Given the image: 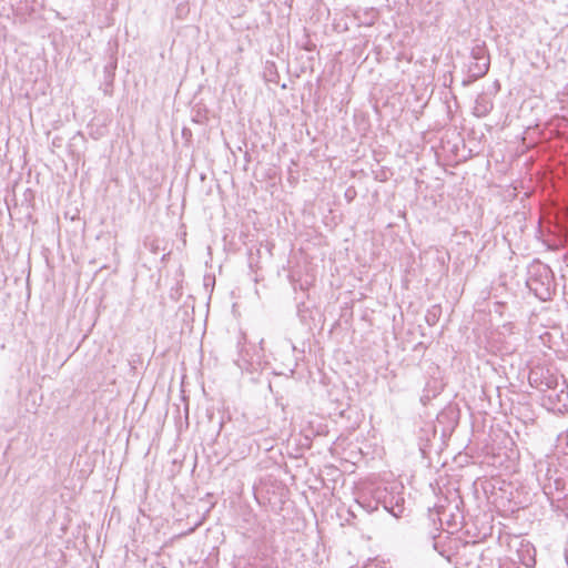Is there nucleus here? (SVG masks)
Listing matches in <instances>:
<instances>
[{
  "label": "nucleus",
  "instance_id": "nucleus-1",
  "mask_svg": "<svg viewBox=\"0 0 568 568\" xmlns=\"http://www.w3.org/2000/svg\"><path fill=\"white\" fill-rule=\"evenodd\" d=\"M557 381L554 376L546 377L537 387L544 392L542 404L551 412L565 413L568 410V392L564 388L557 390Z\"/></svg>",
  "mask_w": 568,
  "mask_h": 568
},
{
  "label": "nucleus",
  "instance_id": "nucleus-2",
  "mask_svg": "<svg viewBox=\"0 0 568 568\" xmlns=\"http://www.w3.org/2000/svg\"><path fill=\"white\" fill-rule=\"evenodd\" d=\"M517 558L521 565L527 568H534L536 565V549L528 541H520L517 549Z\"/></svg>",
  "mask_w": 568,
  "mask_h": 568
},
{
  "label": "nucleus",
  "instance_id": "nucleus-3",
  "mask_svg": "<svg viewBox=\"0 0 568 568\" xmlns=\"http://www.w3.org/2000/svg\"><path fill=\"white\" fill-rule=\"evenodd\" d=\"M489 69V59L486 55H483L480 58V61L477 60L475 63H473L469 67V72L474 78H480L484 77Z\"/></svg>",
  "mask_w": 568,
  "mask_h": 568
},
{
  "label": "nucleus",
  "instance_id": "nucleus-4",
  "mask_svg": "<svg viewBox=\"0 0 568 568\" xmlns=\"http://www.w3.org/2000/svg\"><path fill=\"white\" fill-rule=\"evenodd\" d=\"M488 111H489V108H488L487 103L481 104V102L479 100H477V104L475 106V113L480 116V115H485Z\"/></svg>",
  "mask_w": 568,
  "mask_h": 568
},
{
  "label": "nucleus",
  "instance_id": "nucleus-5",
  "mask_svg": "<svg viewBox=\"0 0 568 568\" xmlns=\"http://www.w3.org/2000/svg\"><path fill=\"white\" fill-rule=\"evenodd\" d=\"M471 55H473V59H475L476 61L477 60L480 61V58L483 55H485V52L481 48H475V49H473Z\"/></svg>",
  "mask_w": 568,
  "mask_h": 568
},
{
  "label": "nucleus",
  "instance_id": "nucleus-6",
  "mask_svg": "<svg viewBox=\"0 0 568 568\" xmlns=\"http://www.w3.org/2000/svg\"><path fill=\"white\" fill-rule=\"evenodd\" d=\"M363 568H385V567L378 562H371V564L365 565Z\"/></svg>",
  "mask_w": 568,
  "mask_h": 568
},
{
  "label": "nucleus",
  "instance_id": "nucleus-7",
  "mask_svg": "<svg viewBox=\"0 0 568 568\" xmlns=\"http://www.w3.org/2000/svg\"><path fill=\"white\" fill-rule=\"evenodd\" d=\"M537 373L532 372L529 376V381H530V384L532 385L534 383H537V379H536V376Z\"/></svg>",
  "mask_w": 568,
  "mask_h": 568
},
{
  "label": "nucleus",
  "instance_id": "nucleus-8",
  "mask_svg": "<svg viewBox=\"0 0 568 568\" xmlns=\"http://www.w3.org/2000/svg\"><path fill=\"white\" fill-rule=\"evenodd\" d=\"M499 568H511V567H508L507 562H503V564H500Z\"/></svg>",
  "mask_w": 568,
  "mask_h": 568
},
{
  "label": "nucleus",
  "instance_id": "nucleus-9",
  "mask_svg": "<svg viewBox=\"0 0 568 568\" xmlns=\"http://www.w3.org/2000/svg\"><path fill=\"white\" fill-rule=\"evenodd\" d=\"M530 290H534L532 281L529 283Z\"/></svg>",
  "mask_w": 568,
  "mask_h": 568
},
{
  "label": "nucleus",
  "instance_id": "nucleus-10",
  "mask_svg": "<svg viewBox=\"0 0 568 568\" xmlns=\"http://www.w3.org/2000/svg\"><path fill=\"white\" fill-rule=\"evenodd\" d=\"M530 290H534L532 281L529 283Z\"/></svg>",
  "mask_w": 568,
  "mask_h": 568
}]
</instances>
